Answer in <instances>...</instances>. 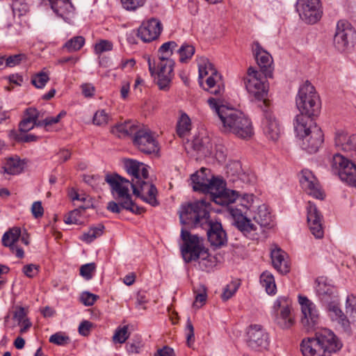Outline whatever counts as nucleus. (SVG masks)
Instances as JSON below:
<instances>
[{
    "mask_svg": "<svg viewBox=\"0 0 356 356\" xmlns=\"http://www.w3.org/2000/svg\"><path fill=\"white\" fill-rule=\"evenodd\" d=\"M177 47L175 41H169L163 43L159 49V60L156 63H152L149 58L147 63L149 71L152 76L156 79V83L161 90H168L172 80L174 77L175 61L170 58L173 50Z\"/></svg>",
    "mask_w": 356,
    "mask_h": 356,
    "instance_id": "obj_1",
    "label": "nucleus"
},
{
    "mask_svg": "<svg viewBox=\"0 0 356 356\" xmlns=\"http://www.w3.org/2000/svg\"><path fill=\"white\" fill-rule=\"evenodd\" d=\"M342 343L335 334L327 328L315 332L314 336L302 340L300 350L304 356H330L339 351Z\"/></svg>",
    "mask_w": 356,
    "mask_h": 356,
    "instance_id": "obj_2",
    "label": "nucleus"
},
{
    "mask_svg": "<svg viewBox=\"0 0 356 356\" xmlns=\"http://www.w3.org/2000/svg\"><path fill=\"white\" fill-rule=\"evenodd\" d=\"M181 238L184 242L181 246V254L184 261L189 263L200 259V268L209 271L214 265L213 257L209 254L208 250L203 245V238L197 234H191L186 228L181 229Z\"/></svg>",
    "mask_w": 356,
    "mask_h": 356,
    "instance_id": "obj_3",
    "label": "nucleus"
},
{
    "mask_svg": "<svg viewBox=\"0 0 356 356\" xmlns=\"http://www.w3.org/2000/svg\"><path fill=\"white\" fill-rule=\"evenodd\" d=\"M293 127L297 136L301 139L302 149L309 154L316 153L323 143L324 136L314 119L297 115Z\"/></svg>",
    "mask_w": 356,
    "mask_h": 356,
    "instance_id": "obj_4",
    "label": "nucleus"
},
{
    "mask_svg": "<svg viewBox=\"0 0 356 356\" xmlns=\"http://www.w3.org/2000/svg\"><path fill=\"white\" fill-rule=\"evenodd\" d=\"M209 207L210 204L204 199L182 204L178 211L183 225L181 229L186 228L190 232L191 229L202 228L210 218Z\"/></svg>",
    "mask_w": 356,
    "mask_h": 356,
    "instance_id": "obj_5",
    "label": "nucleus"
},
{
    "mask_svg": "<svg viewBox=\"0 0 356 356\" xmlns=\"http://www.w3.org/2000/svg\"><path fill=\"white\" fill-rule=\"evenodd\" d=\"M221 122L224 132L232 133L243 139H248L253 135V127L250 119L238 110H227L226 113H222Z\"/></svg>",
    "mask_w": 356,
    "mask_h": 356,
    "instance_id": "obj_6",
    "label": "nucleus"
},
{
    "mask_svg": "<svg viewBox=\"0 0 356 356\" xmlns=\"http://www.w3.org/2000/svg\"><path fill=\"white\" fill-rule=\"evenodd\" d=\"M105 181L110 185L111 193L116 200H122V206L125 210L140 215L145 211L143 207L136 205L129 194V186L131 183L128 179L118 174H107Z\"/></svg>",
    "mask_w": 356,
    "mask_h": 356,
    "instance_id": "obj_7",
    "label": "nucleus"
},
{
    "mask_svg": "<svg viewBox=\"0 0 356 356\" xmlns=\"http://www.w3.org/2000/svg\"><path fill=\"white\" fill-rule=\"evenodd\" d=\"M296 106L300 113L304 116L312 118L317 115L320 110L319 97L316 92L315 88L306 81L299 89L296 97Z\"/></svg>",
    "mask_w": 356,
    "mask_h": 356,
    "instance_id": "obj_8",
    "label": "nucleus"
},
{
    "mask_svg": "<svg viewBox=\"0 0 356 356\" xmlns=\"http://www.w3.org/2000/svg\"><path fill=\"white\" fill-rule=\"evenodd\" d=\"M330 317L332 321L341 324L345 331H349L350 323L356 327V296L350 295L346 298V313L349 315L350 321L344 315L339 306V299L325 303Z\"/></svg>",
    "mask_w": 356,
    "mask_h": 356,
    "instance_id": "obj_9",
    "label": "nucleus"
},
{
    "mask_svg": "<svg viewBox=\"0 0 356 356\" xmlns=\"http://www.w3.org/2000/svg\"><path fill=\"white\" fill-rule=\"evenodd\" d=\"M266 79L252 67L248 68L247 76L244 78V84L248 93L259 101L263 100L260 105L261 108H266L268 106L265 99L267 95Z\"/></svg>",
    "mask_w": 356,
    "mask_h": 356,
    "instance_id": "obj_10",
    "label": "nucleus"
},
{
    "mask_svg": "<svg viewBox=\"0 0 356 356\" xmlns=\"http://www.w3.org/2000/svg\"><path fill=\"white\" fill-rule=\"evenodd\" d=\"M209 188L205 190L204 193H210L213 201L220 205H228L238 197V192L225 188L224 181L211 175L209 179Z\"/></svg>",
    "mask_w": 356,
    "mask_h": 356,
    "instance_id": "obj_11",
    "label": "nucleus"
},
{
    "mask_svg": "<svg viewBox=\"0 0 356 356\" xmlns=\"http://www.w3.org/2000/svg\"><path fill=\"white\" fill-rule=\"evenodd\" d=\"M296 10L301 19L309 24H316L323 15L321 0H298Z\"/></svg>",
    "mask_w": 356,
    "mask_h": 356,
    "instance_id": "obj_12",
    "label": "nucleus"
},
{
    "mask_svg": "<svg viewBox=\"0 0 356 356\" xmlns=\"http://www.w3.org/2000/svg\"><path fill=\"white\" fill-rule=\"evenodd\" d=\"M298 302L300 305L302 318L301 323L307 331H312L316 328L320 321V316L316 305L307 297L299 295Z\"/></svg>",
    "mask_w": 356,
    "mask_h": 356,
    "instance_id": "obj_13",
    "label": "nucleus"
},
{
    "mask_svg": "<svg viewBox=\"0 0 356 356\" xmlns=\"http://www.w3.org/2000/svg\"><path fill=\"white\" fill-rule=\"evenodd\" d=\"M247 344L251 349L256 351L268 349L270 344L269 335L262 325H250L247 329Z\"/></svg>",
    "mask_w": 356,
    "mask_h": 356,
    "instance_id": "obj_14",
    "label": "nucleus"
},
{
    "mask_svg": "<svg viewBox=\"0 0 356 356\" xmlns=\"http://www.w3.org/2000/svg\"><path fill=\"white\" fill-rule=\"evenodd\" d=\"M356 40V32L351 24L345 20H340L337 24L334 36V44L339 51H344Z\"/></svg>",
    "mask_w": 356,
    "mask_h": 356,
    "instance_id": "obj_15",
    "label": "nucleus"
},
{
    "mask_svg": "<svg viewBox=\"0 0 356 356\" xmlns=\"http://www.w3.org/2000/svg\"><path fill=\"white\" fill-rule=\"evenodd\" d=\"M332 166L338 170L340 179L356 188V165L342 155L336 154L333 156Z\"/></svg>",
    "mask_w": 356,
    "mask_h": 356,
    "instance_id": "obj_16",
    "label": "nucleus"
},
{
    "mask_svg": "<svg viewBox=\"0 0 356 356\" xmlns=\"http://www.w3.org/2000/svg\"><path fill=\"white\" fill-rule=\"evenodd\" d=\"M131 186L133 193L143 201L153 207L159 205V203L156 199L157 189L154 184L140 178L131 179Z\"/></svg>",
    "mask_w": 356,
    "mask_h": 356,
    "instance_id": "obj_17",
    "label": "nucleus"
},
{
    "mask_svg": "<svg viewBox=\"0 0 356 356\" xmlns=\"http://www.w3.org/2000/svg\"><path fill=\"white\" fill-rule=\"evenodd\" d=\"M134 145L142 152L150 154L157 152V143L152 131L142 127L137 134L133 137Z\"/></svg>",
    "mask_w": 356,
    "mask_h": 356,
    "instance_id": "obj_18",
    "label": "nucleus"
},
{
    "mask_svg": "<svg viewBox=\"0 0 356 356\" xmlns=\"http://www.w3.org/2000/svg\"><path fill=\"white\" fill-rule=\"evenodd\" d=\"M162 29L161 22L157 19L152 18L142 23L137 30V36L144 42H149L159 38Z\"/></svg>",
    "mask_w": 356,
    "mask_h": 356,
    "instance_id": "obj_19",
    "label": "nucleus"
},
{
    "mask_svg": "<svg viewBox=\"0 0 356 356\" xmlns=\"http://www.w3.org/2000/svg\"><path fill=\"white\" fill-rule=\"evenodd\" d=\"M252 51L261 73L266 78H272L273 67L271 55L265 51L258 42L253 43Z\"/></svg>",
    "mask_w": 356,
    "mask_h": 356,
    "instance_id": "obj_20",
    "label": "nucleus"
},
{
    "mask_svg": "<svg viewBox=\"0 0 356 356\" xmlns=\"http://www.w3.org/2000/svg\"><path fill=\"white\" fill-rule=\"evenodd\" d=\"M261 108L264 113L262 121L264 133L267 138L273 141H276L280 138L281 133L280 123L268 106Z\"/></svg>",
    "mask_w": 356,
    "mask_h": 356,
    "instance_id": "obj_21",
    "label": "nucleus"
},
{
    "mask_svg": "<svg viewBox=\"0 0 356 356\" xmlns=\"http://www.w3.org/2000/svg\"><path fill=\"white\" fill-rule=\"evenodd\" d=\"M291 301L288 297H279L274 303L275 308H280V314L277 317V323L282 329H289L294 324L290 309Z\"/></svg>",
    "mask_w": 356,
    "mask_h": 356,
    "instance_id": "obj_22",
    "label": "nucleus"
},
{
    "mask_svg": "<svg viewBox=\"0 0 356 356\" xmlns=\"http://www.w3.org/2000/svg\"><path fill=\"white\" fill-rule=\"evenodd\" d=\"M202 229L207 231L208 241L211 246L220 248L227 243V234L220 222H213L209 219Z\"/></svg>",
    "mask_w": 356,
    "mask_h": 356,
    "instance_id": "obj_23",
    "label": "nucleus"
},
{
    "mask_svg": "<svg viewBox=\"0 0 356 356\" xmlns=\"http://www.w3.org/2000/svg\"><path fill=\"white\" fill-rule=\"evenodd\" d=\"M307 222L312 234L316 238L323 236L324 231L322 225L323 216L317 209L316 206L312 202H308Z\"/></svg>",
    "mask_w": 356,
    "mask_h": 356,
    "instance_id": "obj_24",
    "label": "nucleus"
},
{
    "mask_svg": "<svg viewBox=\"0 0 356 356\" xmlns=\"http://www.w3.org/2000/svg\"><path fill=\"white\" fill-rule=\"evenodd\" d=\"M301 174L300 182L302 188L314 197L323 200L324 193L321 191L319 184L312 172L309 170H303Z\"/></svg>",
    "mask_w": 356,
    "mask_h": 356,
    "instance_id": "obj_25",
    "label": "nucleus"
},
{
    "mask_svg": "<svg viewBox=\"0 0 356 356\" xmlns=\"http://www.w3.org/2000/svg\"><path fill=\"white\" fill-rule=\"evenodd\" d=\"M316 283V291L323 304L338 298L337 289L327 282V278L318 277Z\"/></svg>",
    "mask_w": 356,
    "mask_h": 356,
    "instance_id": "obj_26",
    "label": "nucleus"
},
{
    "mask_svg": "<svg viewBox=\"0 0 356 356\" xmlns=\"http://www.w3.org/2000/svg\"><path fill=\"white\" fill-rule=\"evenodd\" d=\"M53 11L65 22L70 23L74 7L70 0H49Z\"/></svg>",
    "mask_w": 356,
    "mask_h": 356,
    "instance_id": "obj_27",
    "label": "nucleus"
},
{
    "mask_svg": "<svg viewBox=\"0 0 356 356\" xmlns=\"http://www.w3.org/2000/svg\"><path fill=\"white\" fill-rule=\"evenodd\" d=\"M211 175L210 170L202 168L199 171L191 175V181L193 183V188L195 191H201L205 193V190L209 188V179Z\"/></svg>",
    "mask_w": 356,
    "mask_h": 356,
    "instance_id": "obj_28",
    "label": "nucleus"
},
{
    "mask_svg": "<svg viewBox=\"0 0 356 356\" xmlns=\"http://www.w3.org/2000/svg\"><path fill=\"white\" fill-rule=\"evenodd\" d=\"M142 127L136 122L127 121L123 124H118L111 128V133L119 138L126 136H135Z\"/></svg>",
    "mask_w": 356,
    "mask_h": 356,
    "instance_id": "obj_29",
    "label": "nucleus"
},
{
    "mask_svg": "<svg viewBox=\"0 0 356 356\" xmlns=\"http://www.w3.org/2000/svg\"><path fill=\"white\" fill-rule=\"evenodd\" d=\"M286 253L279 248L270 252L272 263L274 268L282 274H286L290 270L288 261L286 259Z\"/></svg>",
    "mask_w": 356,
    "mask_h": 356,
    "instance_id": "obj_30",
    "label": "nucleus"
},
{
    "mask_svg": "<svg viewBox=\"0 0 356 356\" xmlns=\"http://www.w3.org/2000/svg\"><path fill=\"white\" fill-rule=\"evenodd\" d=\"M39 118V112L35 108H28L25 111L24 118L19 124L20 133H26L35 127V120Z\"/></svg>",
    "mask_w": 356,
    "mask_h": 356,
    "instance_id": "obj_31",
    "label": "nucleus"
},
{
    "mask_svg": "<svg viewBox=\"0 0 356 356\" xmlns=\"http://www.w3.org/2000/svg\"><path fill=\"white\" fill-rule=\"evenodd\" d=\"M192 147L200 156H207L211 154L212 144L209 137H197L192 142Z\"/></svg>",
    "mask_w": 356,
    "mask_h": 356,
    "instance_id": "obj_32",
    "label": "nucleus"
},
{
    "mask_svg": "<svg viewBox=\"0 0 356 356\" xmlns=\"http://www.w3.org/2000/svg\"><path fill=\"white\" fill-rule=\"evenodd\" d=\"M22 234L19 227H14L6 232L2 236V245L5 247L10 248L12 252L15 248V243L19 241Z\"/></svg>",
    "mask_w": 356,
    "mask_h": 356,
    "instance_id": "obj_33",
    "label": "nucleus"
},
{
    "mask_svg": "<svg viewBox=\"0 0 356 356\" xmlns=\"http://www.w3.org/2000/svg\"><path fill=\"white\" fill-rule=\"evenodd\" d=\"M253 220L262 227L270 226L272 216L266 204H261L258 207L253 216Z\"/></svg>",
    "mask_w": 356,
    "mask_h": 356,
    "instance_id": "obj_34",
    "label": "nucleus"
},
{
    "mask_svg": "<svg viewBox=\"0 0 356 356\" xmlns=\"http://www.w3.org/2000/svg\"><path fill=\"white\" fill-rule=\"evenodd\" d=\"M353 140V135L348 136L343 131H339L336 134L334 141L335 145L343 152L350 153Z\"/></svg>",
    "mask_w": 356,
    "mask_h": 356,
    "instance_id": "obj_35",
    "label": "nucleus"
},
{
    "mask_svg": "<svg viewBox=\"0 0 356 356\" xmlns=\"http://www.w3.org/2000/svg\"><path fill=\"white\" fill-rule=\"evenodd\" d=\"M199 78L202 79L207 75L217 76L218 71L207 58L201 57L198 61Z\"/></svg>",
    "mask_w": 356,
    "mask_h": 356,
    "instance_id": "obj_36",
    "label": "nucleus"
},
{
    "mask_svg": "<svg viewBox=\"0 0 356 356\" xmlns=\"http://www.w3.org/2000/svg\"><path fill=\"white\" fill-rule=\"evenodd\" d=\"M260 283L261 286L265 288L268 294L272 295L275 293L276 285L272 273L268 271L262 273L260 276Z\"/></svg>",
    "mask_w": 356,
    "mask_h": 356,
    "instance_id": "obj_37",
    "label": "nucleus"
},
{
    "mask_svg": "<svg viewBox=\"0 0 356 356\" xmlns=\"http://www.w3.org/2000/svg\"><path fill=\"white\" fill-rule=\"evenodd\" d=\"M24 168V163L19 158H9L3 166L4 172L9 175L20 173Z\"/></svg>",
    "mask_w": 356,
    "mask_h": 356,
    "instance_id": "obj_38",
    "label": "nucleus"
},
{
    "mask_svg": "<svg viewBox=\"0 0 356 356\" xmlns=\"http://www.w3.org/2000/svg\"><path fill=\"white\" fill-rule=\"evenodd\" d=\"M104 228L102 224H99L97 227H92L88 232L84 233L81 236V239L90 243L103 234Z\"/></svg>",
    "mask_w": 356,
    "mask_h": 356,
    "instance_id": "obj_39",
    "label": "nucleus"
},
{
    "mask_svg": "<svg viewBox=\"0 0 356 356\" xmlns=\"http://www.w3.org/2000/svg\"><path fill=\"white\" fill-rule=\"evenodd\" d=\"M221 80V76L217 73V76L209 75L207 78L206 83L208 86L207 90H210L211 93L214 95H219L223 90V88H221L218 82Z\"/></svg>",
    "mask_w": 356,
    "mask_h": 356,
    "instance_id": "obj_40",
    "label": "nucleus"
},
{
    "mask_svg": "<svg viewBox=\"0 0 356 356\" xmlns=\"http://www.w3.org/2000/svg\"><path fill=\"white\" fill-rule=\"evenodd\" d=\"M195 52V47L187 43L183 44L178 49L179 55V61L181 63H186L190 60Z\"/></svg>",
    "mask_w": 356,
    "mask_h": 356,
    "instance_id": "obj_41",
    "label": "nucleus"
},
{
    "mask_svg": "<svg viewBox=\"0 0 356 356\" xmlns=\"http://www.w3.org/2000/svg\"><path fill=\"white\" fill-rule=\"evenodd\" d=\"M191 120L186 114H182L177 125V133L184 137L191 130Z\"/></svg>",
    "mask_w": 356,
    "mask_h": 356,
    "instance_id": "obj_42",
    "label": "nucleus"
},
{
    "mask_svg": "<svg viewBox=\"0 0 356 356\" xmlns=\"http://www.w3.org/2000/svg\"><path fill=\"white\" fill-rule=\"evenodd\" d=\"M234 225L245 235L252 231H256L257 229L256 226L252 223L250 220L247 217L242 218L241 220L235 221Z\"/></svg>",
    "mask_w": 356,
    "mask_h": 356,
    "instance_id": "obj_43",
    "label": "nucleus"
},
{
    "mask_svg": "<svg viewBox=\"0 0 356 356\" xmlns=\"http://www.w3.org/2000/svg\"><path fill=\"white\" fill-rule=\"evenodd\" d=\"M85 39L82 36H75L65 42L63 49L69 52L79 50L84 44Z\"/></svg>",
    "mask_w": 356,
    "mask_h": 356,
    "instance_id": "obj_44",
    "label": "nucleus"
},
{
    "mask_svg": "<svg viewBox=\"0 0 356 356\" xmlns=\"http://www.w3.org/2000/svg\"><path fill=\"white\" fill-rule=\"evenodd\" d=\"M143 163L135 160L129 159L125 162L127 172L133 176L132 179H138L140 177V167Z\"/></svg>",
    "mask_w": 356,
    "mask_h": 356,
    "instance_id": "obj_45",
    "label": "nucleus"
},
{
    "mask_svg": "<svg viewBox=\"0 0 356 356\" xmlns=\"http://www.w3.org/2000/svg\"><path fill=\"white\" fill-rule=\"evenodd\" d=\"M49 81V74L43 71L34 74L31 78V83L39 89L43 88Z\"/></svg>",
    "mask_w": 356,
    "mask_h": 356,
    "instance_id": "obj_46",
    "label": "nucleus"
},
{
    "mask_svg": "<svg viewBox=\"0 0 356 356\" xmlns=\"http://www.w3.org/2000/svg\"><path fill=\"white\" fill-rule=\"evenodd\" d=\"M239 280H234L231 282L229 284H227L224 291L221 295V298L224 301H227L229 298H231L235 293L237 291L238 289L240 286Z\"/></svg>",
    "mask_w": 356,
    "mask_h": 356,
    "instance_id": "obj_47",
    "label": "nucleus"
},
{
    "mask_svg": "<svg viewBox=\"0 0 356 356\" xmlns=\"http://www.w3.org/2000/svg\"><path fill=\"white\" fill-rule=\"evenodd\" d=\"M86 207L81 206L78 209H75L70 211L64 218V222L68 225L79 224V217L81 215V211H85Z\"/></svg>",
    "mask_w": 356,
    "mask_h": 356,
    "instance_id": "obj_48",
    "label": "nucleus"
},
{
    "mask_svg": "<svg viewBox=\"0 0 356 356\" xmlns=\"http://www.w3.org/2000/svg\"><path fill=\"white\" fill-rule=\"evenodd\" d=\"M10 136L17 141L21 143H30L37 141L39 138L38 136L34 134H26V133H17L15 131H13L10 133Z\"/></svg>",
    "mask_w": 356,
    "mask_h": 356,
    "instance_id": "obj_49",
    "label": "nucleus"
},
{
    "mask_svg": "<svg viewBox=\"0 0 356 356\" xmlns=\"http://www.w3.org/2000/svg\"><path fill=\"white\" fill-rule=\"evenodd\" d=\"M128 326L119 327L113 336V341L115 343H123L129 338Z\"/></svg>",
    "mask_w": 356,
    "mask_h": 356,
    "instance_id": "obj_50",
    "label": "nucleus"
},
{
    "mask_svg": "<svg viewBox=\"0 0 356 356\" xmlns=\"http://www.w3.org/2000/svg\"><path fill=\"white\" fill-rule=\"evenodd\" d=\"M49 341L51 343L56 344L57 346H65L70 342V339L68 336L65 334L61 332H56L52 334L49 339Z\"/></svg>",
    "mask_w": 356,
    "mask_h": 356,
    "instance_id": "obj_51",
    "label": "nucleus"
},
{
    "mask_svg": "<svg viewBox=\"0 0 356 356\" xmlns=\"http://www.w3.org/2000/svg\"><path fill=\"white\" fill-rule=\"evenodd\" d=\"M11 8L14 15L19 17L24 15L28 10V5L24 0H14L11 4Z\"/></svg>",
    "mask_w": 356,
    "mask_h": 356,
    "instance_id": "obj_52",
    "label": "nucleus"
},
{
    "mask_svg": "<svg viewBox=\"0 0 356 356\" xmlns=\"http://www.w3.org/2000/svg\"><path fill=\"white\" fill-rule=\"evenodd\" d=\"M122 7L129 11H135L144 6L146 0H120Z\"/></svg>",
    "mask_w": 356,
    "mask_h": 356,
    "instance_id": "obj_53",
    "label": "nucleus"
},
{
    "mask_svg": "<svg viewBox=\"0 0 356 356\" xmlns=\"http://www.w3.org/2000/svg\"><path fill=\"white\" fill-rule=\"evenodd\" d=\"M27 56L24 54H18L8 56L6 60V66L13 67L19 65L22 62L26 61Z\"/></svg>",
    "mask_w": 356,
    "mask_h": 356,
    "instance_id": "obj_54",
    "label": "nucleus"
},
{
    "mask_svg": "<svg viewBox=\"0 0 356 356\" xmlns=\"http://www.w3.org/2000/svg\"><path fill=\"white\" fill-rule=\"evenodd\" d=\"M208 104L209 106L213 109L218 114L220 121L222 120V116L223 113H226L227 110H229L230 108L227 107L224 105H219L216 99L211 97L208 99Z\"/></svg>",
    "mask_w": 356,
    "mask_h": 356,
    "instance_id": "obj_55",
    "label": "nucleus"
},
{
    "mask_svg": "<svg viewBox=\"0 0 356 356\" xmlns=\"http://www.w3.org/2000/svg\"><path fill=\"white\" fill-rule=\"evenodd\" d=\"M110 117L104 110L97 111L93 117V123L97 126H104L109 121Z\"/></svg>",
    "mask_w": 356,
    "mask_h": 356,
    "instance_id": "obj_56",
    "label": "nucleus"
},
{
    "mask_svg": "<svg viewBox=\"0 0 356 356\" xmlns=\"http://www.w3.org/2000/svg\"><path fill=\"white\" fill-rule=\"evenodd\" d=\"M95 270V264L90 263L81 266L80 268V275L86 280L92 278V273Z\"/></svg>",
    "mask_w": 356,
    "mask_h": 356,
    "instance_id": "obj_57",
    "label": "nucleus"
},
{
    "mask_svg": "<svg viewBox=\"0 0 356 356\" xmlns=\"http://www.w3.org/2000/svg\"><path fill=\"white\" fill-rule=\"evenodd\" d=\"M186 332L187 344L189 347H191L192 344L195 341V335L194 327L189 318L187 320L186 322Z\"/></svg>",
    "mask_w": 356,
    "mask_h": 356,
    "instance_id": "obj_58",
    "label": "nucleus"
},
{
    "mask_svg": "<svg viewBox=\"0 0 356 356\" xmlns=\"http://www.w3.org/2000/svg\"><path fill=\"white\" fill-rule=\"evenodd\" d=\"M239 201L240 204L245 209L249 208L252 202H253V195L252 194H243V195H240L238 193V197L236 199L232 202H235L236 201Z\"/></svg>",
    "mask_w": 356,
    "mask_h": 356,
    "instance_id": "obj_59",
    "label": "nucleus"
},
{
    "mask_svg": "<svg viewBox=\"0 0 356 356\" xmlns=\"http://www.w3.org/2000/svg\"><path fill=\"white\" fill-rule=\"evenodd\" d=\"M97 298V296L88 291L82 293L81 296V301L86 306L93 305Z\"/></svg>",
    "mask_w": 356,
    "mask_h": 356,
    "instance_id": "obj_60",
    "label": "nucleus"
},
{
    "mask_svg": "<svg viewBox=\"0 0 356 356\" xmlns=\"http://www.w3.org/2000/svg\"><path fill=\"white\" fill-rule=\"evenodd\" d=\"M112 48V43L108 40H101L95 46V50L97 54H102L104 51H110Z\"/></svg>",
    "mask_w": 356,
    "mask_h": 356,
    "instance_id": "obj_61",
    "label": "nucleus"
},
{
    "mask_svg": "<svg viewBox=\"0 0 356 356\" xmlns=\"http://www.w3.org/2000/svg\"><path fill=\"white\" fill-rule=\"evenodd\" d=\"M229 204L227 205L228 207V211L229 214L232 216L234 219V222L236 220H241L242 218H245V216L243 214V211L241 209H238L232 205Z\"/></svg>",
    "mask_w": 356,
    "mask_h": 356,
    "instance_id": "obj_62",
    "label": "nucleus"
},
{
    "mask_svg": "<svg viewBox=\"0 0 356 356\" xmlns=\"http://www.w3.org/2000/svg\"><path fill=\"white\" fill-rule=\"evenodd\" d=\"M31 212L35 218H40L43 216L44 209L42 203L40 201L34 202L31 207Z\"/></svg>",
    "mask_w": 356,
    "mask_h": 356,
    "instance_id": "obj_63",
    "label": "nucleus"
},
{
    "mask_svg": "<svg viewBox=\"0 0 356 356\" xmlns=\"http://www.w3.org/2000/svg\"><path fill=\"white\" fill-rule=\"evenodd\" d=\"M39 266L35 264H28L23 267V273L28 277H33L38 273Z\"/></svg>",
    "mask_w": 356,
    "mask_h": 356,
    "instance_id": "obj_64",
    "label": "nucleus"
}]
</instances>
